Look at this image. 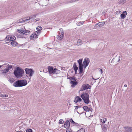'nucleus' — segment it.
<instances>
[{
	"mask_svg": "<svg viewBox=\"0 0 132 132\" xmlns=\"http://www.w3.org/2000/svg\"><path fill=\"white\" fill-rule=\"evenodd\" d=\"M27 83L26 79L18 80L14 83L13 86L15 87H20L26 86Z\"/></svg>",
	"mask_w": 132,
	"mask_h": 132,
	"instance_id": "f257e3e1",
	"label": "nucleus"
},
{
	"mask_svg": "<svg viewBox=\"0 0 132 132\" xmlns=\"http://www.w3.org/2000/svg\"><path fill=\"white\" fill-rule=\"evenodd\" d=\"M24 73V70L21 68L19 67H17L14 71L15 76L17 78L22 77Z\"/></svg>",
	"mask_w": 132,
	"mask_h": 132,
	"instance_id": "f03ea898",
	"label": "nucleus"
},
{
	"mask_svg": "<svg viewBox=\"0 0 132 132\" xmlns=\"http://www.w3.org/2000/svg\"><path fill=\"white\" fill-rule=\"evenodd\" d=\"M89 95L87 93H84L81 96V97L84 100V103L87 104L89 102Z\"/></svg>",
	"mask_w": 132,
	"mask_h": 132,
	"instance_id": "7ed1b4c3",
	"label": "nucleus"
},
{
	"mask_svg": "<svg viewBox=\"0 0 132 132\" xmlns=\"http://www.w3.org/2000/svg\"><path fill=\"white\" fill-rule=\"evenodd\" d=\"M48 69L49 73L50 74H58L60 73V71L55 68L53 69L52 67L48 66Z\"/></svg>",
	"mask_w": 132,
	"mask_h": 132,
	"instance_id": "20e7f679",
	"label": "nucleus"
},
{
	"mask_svg": "<svg viewBox=\"0 0 132 132\" xmlns=\"http://www.w3.org/2000/svg\"><path fill=\"white\" fill-rule=\"evenodd\" d=\"M25 71L26 74H27L26 76L27 77H32L33 76V74L34 73V71L33 69H30L29 68H27L25 69Z\"/></svg>",
	"mask_w": 132,
	"mask_h": 132,
	"instance_id": "39448f33",
	"label": "nucleus"
},
{
	"mask_svg": "<svg viewBox=\"0 0 132 132\" xmlns=\"http://www.w3.org/2000/svg\"><path fill=\"white\" fill-rule=\"evenodd\" d=\"M91 86L88 84H84L81 87V90H83L88 89H90Z\"/></svg>",
	"mask_w": 132,
	"mask_h": 132,
	"instance_id": "423d86ee",
	"label": "nucleus"
},
{
	"mask_svg": "<svg viewBox=\"0 0 132 132\" xmlns=\"http://www.w3.org/2000/svg\"><path fill=\"white\" fill-rule=\"evenodd\" d=\"M60 30L61 31V34H59L60 35L57 36L56 38L58 39L59 40H61L62 39L63 37L64 32L63 30V29L62 28H61L60 29Z\"/></svg>",
	"mask_w": 132,
	"mask_h": 132,
	"instance_id": "0eeeda50",
	"label": "nucleus"
},
{
	"mask_svg": "<svg viewBox=\"0 0 132 132\" xmlns=\"http://www.w3.org/2000/svg\"><path fill=\"white\" fill-rule=\"evenodd\" d=\"M8 67L6 68V69L2 70L3 72L2 73H6L8 72L9 70H10L12 68V66L11 65H8Z\"/></svg>",
	"mask_w": 132,
	"mask_h": 132,
	"instance_id": "6e6552de",
	"label": "nucleus"
},
{
	"mask_svg": "<svg viewBox=\"0 0 132 132\" xmlns=\"http://www.w3.org/2000/svg\"><path fill=\"white\" fill-rule=\"evenodd\" d=\"M6 39H7L6 40H10L14 41L16 39L15 37L13 36H7L6 38Z\"/></svg>",
	"mask_w": 132,
	"mask_h": 132,
	"instance_id": "1a4fd4ad",
	"label": "nucleus"
},
{
	"mask_svg": "<svg viewBox=\"0 0 132 132\" xmlns=\"http://www.w3.org/2000/svg\"><path fill=\"white\" fill-rule=\"evenodd\" d=\"M38 32H37V34L35 33L34 34H32L30 37V39L31 40L36 39L38 37Z\"/></svg>",
	"mask_w": 132,
	"mask_h": 132,
	"instance_id": "9d476101",
	"label": "nucleus"
},
{
	"mask_svg": "<svg viewBox=\"0 0 132 132\" xmlns=\"http://www.w3.org/2000/svg\"><path fill=\"white\" fill-rule=\"evenodd\" d=\"M70 126V122L69 120H67L64 125V127L66 129L69 128Z\"/></svg>",
	"mask_w": 132,
	"mask_h": 132,
	"instance_id": "9b49d317",
	"label": "nucleus"
},
{
	"mask_svg": "<svg viewBox=\"0 0 132 132\" xmlns=\"http://www.w3.org/2000/svg\"><path fill=\"white\" fill-rule=\"evenodd\" d=\"M79 73L80 74V77H81L82 75L83 74L82 73L83 72V65H79Z\"/></svg>",
	"mask_w": 132,
	"mask_h": 132,
	"instance_id": "f8f14e48",
	"label": "nucleus"
},
{
	"mask_svg": "<svg viewBox=\"0 0 132 132\" xmlns=\"http://www.w3.org/2000/svg\"><path fill=\"white\" fill-rule=\"evenodd\" d=\"M124 130L126 132H132V127H125Z\"/></svg>",
	"mask_w": 132,
	"mask_h": 132,
	"instance_id": "ddd939ff",
	"label": "nucleus"
},
{
	"mask_svg": "<svg viewBox=\"0 0 132 132\" xmlns=\"http://www.w3.org/2000/svg\"><path fill=\"white\" fill-rule=\"evenodd\" d=\"M89 59L86 58L84 60L82 65H86V66H87L89 64Z\"/></svg>",
	"mask_w": 132,
	"mask_h": 132,
	"instance_id": "4468645a",
	"label": "nucleus"
},
{
	"mask_svg": "<svg viewBox=\"0 0 132 132\" xmlns=\"http://www.w3.org/2000/svg\"><path fill=\"white\" fill-rule=\"evenodd\" d=\"M82 100L80 97L78 96H77L76 97L74 101L75 102L77 103L78 102H80Z\"/></svg>",
	"mask_w": 132,
	"mask_h": 132,
	"instance_id": "2eb2a0df",
	"label": "nucleus"
},
{
	"mask_svg": "<svg viewBox=\"0 0 132 132\" xmlns=\"http://www.w3.org/2000/svg\"><path fill=\"white\" fill-rule=\"evenodd\" d=\"M127 14V12L126 11H124L121 14L120 16L121 19H124L126 17Z\"/></svg>",
	"mask_w": 132,
	"mask_h": 132,
	"instance_id": "dca6fc26",
	"label": "nucleus"
},
{
	"mask_svg": "<svg viewBox=\"0 0 132 132\" xmlns=\"http://www.w3.org/2000/svg\"><path fill=\"white\" fill-rule=\"evenodd\" d=\"M70 83V84H72L71 86L72 87H75V86L77 85L78 83L77 81H71Z\"/></svg>",
	"mask_w": 132,
	"mask_h": 132,
	"instance_id": "f3484780",
	"label": "nucleus"
},
{
	"mask_svg": "<svg viewBox=\"0 0 132 132\" xmlns=\"http://www.w3.org/2000/svg\"><path fill=\"white\" fill-rule=\"evenodd\" d=\"M73 67L75 71V73L76 74L77 71L78 69V67L76 65V63H74L73 66Z\"/></svg>",
	"mask_w": 132,
	"mask_h": 132,
	"instance_id": "a211bd4d",
	"label": "nucleus"
},
{
	"mask_svg": "<svg viewBox=\"0 0 132 132\" xmlns=\"http://www.w3.org/2000/svg\"><path fill=\"white\" fill-rule=\"evenodd\" d=\"M97 24H98V25L99 26V27H102L105 24V22H101L97 23Z\"/></svg>",
	"mask_w": 132,
	"mask_h": 132,
	"instance_id": "6ab92c4d",
	"label": "nucleus"
},
{
	"mask_svg": "<svg viewBox=\"0 0 132 132\" xmlns=\"http://www.w3.org/2000/svg\"><path fill=\"white\" fill-rule=\"evenodd\" d=\"M17 31L18 32L23 34H24L27 32H26L23 30L18 29L17 30Z\"/></svg>",
	"mask_w": 132,
	"mask_h": 132,
	"instance_id": "aec40b11",
	"label": "nucleus"
},
{
	"mask_svg": "<svg viewBox=\"0 0 132 132\" xmlns=\"http://www.w3.org/2000/svg\"><path fill=\"white\" fill-rule=\"evenodd\" d=\"M120 56H118L117 57L116 56V57L114 59H113L112 60V61H116L117 62L119 61L120 60Z\"/></svg>",
	"mask_w": 132,
	"mask_h": 132,
	"instance_id": "412c9836",
	"label": "nucleus"
},
{
	"mask_svg": "<svg viewBox=\"0 0 132 132\" xmlns=\"http://www.w3.org/2000/svg\"><path fill=\"white\" fill-rule=\"evenodd\" d=\"M36 29L38 31V33L39 34L40 33V31L42 29V28L40 26H38L37 27Z\"/></svg>",
	"mask_w": 132,
	"mask_h": 132,
	"instance_id": "4be33fe9",
	"label": "nucleus"
},
{
	"mask_svg": "<svg viewBox=\"0 0 132 132\" xmlns=\"http://www.w3.org/2000/svg\"><path fill=\"white\" fill-rule=\"evenodd\" d=\"M17 44L18 43L16 42L13 41H12V42L11 43V44L12 46L14 47H15L17 46Z\"/></svg>",
	"mask_w": 132,
	"mask_h": 132,
	"instance_id": "5701e85b",
	"label": "nucleus"
},
{
	"mask_svg": "<svg viewBox=\"0 0 132 132\" xmlns=\"http://www.w3.org/2000/svg\"><path fill=\"white\" fill-rule=\"evenodd\" d=\"M30 17H26L25 18H23L24 23L27 22V21L30 20Z\"/></svg>",
	"mask_w": 132,
	"mask_h": 132,
	"instance_id": "b1692460",
	"label": "nucleus"
},
{
	"mask_svg": "<svg viewBox=\"0 0 132 132\" xmlns=\"http://www.w3.org/2000/svg\"><path fill=\"white\" fill-rule=\"evenodd\" d=\"M102 131H103L104 132L106 131L107 130V128L105 126H102Z\"/></svg>",
	"mask_w": 132,
	"mask_h": 132,
	"instance_id": "393cba45",
	"label": "nucleus"
},
{
	"mask_svg": "<svg viewBox=\"0 0 132 132\" xmlns=\"http://www.w3.org/2000/svg\"><path fill=\"white\" fill-rule=\"evenodd\" d=\"M68 79H69L71 81H76V79L75 78V77H69L68 78Z\"/></svg>",
	"mask_w": 132,
	"mask_h": 132,
	"instance_id": "a878e982",
	"label": "nucleus"
},
{
	"mask_svg": "<svg viewBox=\"0 0 132 132\" xmlns=\"http://www.w3.org/2000/svg\"><path fill=\"white\" fill-rule=\"evenodd\" d=\"M79 64V65H83L82 64V59H79L78 61Z\"/></svg>",
	"mask_w": 132,
	"mask_h": 132,
	"instance_id": "bb28decb",
	"label": "nucleus"
},
{
	"mask_svg": "<svg viewBox=\"0 0 132 132\" xmlns=\"http://www.w3.org/2000/svg\"><path fill=\"white\" fill-rule=\"evenodd\" d=\"M100 120L102 122L105 123V121H106V118H102V119H101Z\"/></svg>",
	"mask_w": 132,
	"mask_h": 132,
	"instance_id": "cd10ccee",
	"label": "nucleus"
},
{
	"mask_svg": "<svg viewBox=\"0 0 132 132\" xmlns=\"http://www.w3.org/2000/svg\"><path fill=\"white\" fill-rule=\"evenodd\" d=\"M126 2V0H120L119 2V4H123Z\"/></svg>",
	"mask_w": 132,
	"mask_h": 132,
	"instance_id": "c85d7f7f",
	"label": "nucleus"
},
{
	"mask_svg": "<svg viewBox=\"0 0 132 132\" xmlns=\"http://www.w3.org/2000/svg\"><path fill=\"white\" fill-rule=\"evenodd\" d=\"M8 80L11 83H13L14 81V79L11 78H9Z\"/></svg>",
	"mask_w": 132,
	"mask_h": 132,
	"instance_id": "c756f323",
	"label": "nucleus"
},
{
	"mask_svg": "<svg viewBox=\"0 0 132 132\" xmlns=\"http://www.w3.org/2000/svg\"><path fill=\"white\" fill-rule=\"evenodd\" d=\"M82 42V41L80 39H78L77 42V44H76L78 46L80 44V43H81Z\"/></svg>",
	"mask_w": 132,
	"mask_h": 132,
	"instance_id": "7c9ffc66",
	"label": "nucleus"
},
{
	"mask_svg": "<svg viewBox=\"0 0 132 132\" xmlns=\"http://www.w3.org/2000/svg\"><path fill=\"white\" fill-rule=\"evenodd\" d=\"M8 65H10L9 64H5L3 65H2L1 66H2V68H4L5 67H6V68L8 67Z\"/></svg>",
	"mask_w": 132,
	"mask_h": 132,
	"instance_id": "2f4dec72",
	"label": "nucleus"
},
{
	"mask_svg": "<svg viewBox=\"0 0 132 132\" xmlns=\"http://www.w3.org/2000/svg\"><path fill=\"white\" fill-rule=\"evenodd\" d=\"M83 22H83L82 21L78 22L77 23V24L78 26H80L83 24Z\"/></svg>",
	"mask_w": 132,
	"mask_h": 132,
	"instance_id": "473e14b6",
	"label": "nucleus"
},
{
	"mask_svg": "<svg viewBox=\"0 0 132 132\" xmlns=\"http://www.w3.org/2000/svg\"><path fill=\"white\" fill-rule=\"evenodd\" d=\"M75 112H77V113H78L77 111V110L78 109V108H80V107L77 106H75Z\"/></svg>",
	"mask_w": 132,
	"mask_h": 132,
	"instance_id": "72a5a7b5",
	"label": "nucleus"
},
{
	"mask_svg": "<svg viewBox=\"0 0 132 132\" xmlns=\"http://www.w3.org/2000/svg\"><path fill=\"white\" fill-rule=\"evenodd\" d=\"M83 109L85 111H87L88 108L87 106H85L83 107Z\"/></svg>",
	"mask_w": 132,
	"mask_h": 132,
	"instance_id": "f704fd0d",
	"label": "nucleus"
},
{
	"mask_svg": "<svg viewBox=\"0 0 132 132\" xmlns=\"http://www.w3.org/2000/svg\"><path fill=\"white\" fill-rule=\"evenodd\" d=\"M85 130L83 128H81L78 130L77 132H85Z\"/></svg>",
	"mask_w": 132,
	"mask_h": 132,
	"instance_id": "c9c22d12",
	"label": "nucleus"
},
{
	"mask_svg": "<svg viewBox=\"0 0 132 132\" xmlns=\"http://www.w3.org/2000/svg\"><path fill=\"white\" fill-rule=\"evenodd\" d=\"M64 123V121L62 119H60L59 121V123L60 124H62Z\"/></svg>",
	"mask_w": 132,
	"mask_h": 132,
	"instance_id": "e433bc0d",
	"label": "nucleus"
},
{
	"mask_svg": "<svg viewBox=\"0 0 132 132\" xmlns=\"http://www.w3.org/2000/svg\"><path fill=\"white\" fill-rule=\"evenodd\" d=\"M26 132H33L32 130L30 129H28L26 130Z\"/></svg>",
	"mask_w": 132,
	"mask_h": 132,
	"instance_id": "4c0bfd02",
	"label": "nucleus"
},
{
	"mask_svg": "<svg viewBox=\"0 0 132 132\" xmlns=\"http://www.w3.org/2000/svg\"><path fill=\"white\" fill-rule=\"evenodd\" d=\"M79 0H71L70 1H69V3H72L74 2L78 1Z\"/></svg>",
	"mask_w": 132,
	"mask_h": 132,
	"instance_id": "58836bf2",
	"label": "nucleus"
},
{
	"mask_svg": "<svg viewBox=\"0 0 132 132\" xmlns=\"http://www.w3.org/2000/svg\"><path fill=\"white\" fill-rule=\"evenodd\" d=\"M98 72H100L101 74H102L103 73V70L102 69L99 68L98 69Z\"/></svg>",
	"mask_w": 132,
	"mask_h": 132,
	"instance_id": "ea45409f",
	"label": "nucleus"
},
{
	"mask_svg": "<svg viewBox=\"0 0 132 132\" xmlns=\"http://www.w3.org/2000/svg\"><path fill=\"white\" fill-rule=\"evenodd\" d=\"M19 22H24L23 18L20 19L19 20Z\"/></svg>",
	"mask_w": 132,
	"mask_h": 132,
	"instance_id": "a19ab883",
	"label": "nucleus"
},
{
	"mask_svg": "<svg viewBox=\"0 0 132 132\" xmlns=\"http://www.w3.org/2000/svg\"><path fill=\"white\" fill-rule=\"evenodd\" d=\"M97 25H98V24H97V23L94 26V28L96 29L98 27Z\"/></svg>",
	"mask_w": 132,
	"mask_h": 132,
	"instance_id": "79ce46f5",
	"label": "nucleus"
},
{
	"mask_svg": "<svg viewBox=\"0 0 132 132\" xmlns=\"http://www.w3.org/2000/svg\"><path fill=\"white\" fill-rule=\"evenodd\" d=\"M72 131L71 129L69 130L68 128L66 132H71Z\"/></svg>",
	"mask_w": 132,
	"mask_h": 132,
	"instance_id": "37998d69",
	"label": "nucleus"
},
{
	"mask_svg": "<svg viewBox=\"0 0 132 132\" xmlns=\"http://www.w3.org/2000/svg\"><path fill=\"white\" fill-rule=\"evenodd\" d=\"M2 96L3 97H7L8 96L7 95H6L5 94H4L2 95Z\"/></svg>",
	"mask_w": 132,
	"mask_h": 132,
	"instance_id": "c03bdc74",
	"label": "nucleus"
},
{
	"mask_svg": "<svg viewBox=\"0 0 132 132\" xmlns=\"http://www.w3.org/2000/svg\"><path fill=\"white\" fill-rule=\"evenodd\" d=\"M92 108H88V109L87 111H92Z\"/></svg>",
	"mask_w": 132,
	"mask_h": 132,
	"instance_id": "a18cd8bd",
	"label": "nucleus"
},
{
	"mask_svg": "<svg viewBox=\"0 0 132 132\" xmlns=\"http://www.w3.org/2000/svg\"><path fill=\"white\" fill-rule=\"evenodd\" d=\"M39 20H40V19L38 18H37L35 19L36 21H35L34 22H37V21H38Z\"/></svg>",
	"mask_w": 132,
	"mask_h": 132,
	"instance_id": "49530a36",
	"label": "nucleus"
},
{
	"mask_svg": "<svg viewBox=\"0 0 132 132\" xmlns=\"http://www.w3.org/2000/svg\"><path fill=\"white\" fill-rule=\"evenodd\" d=\"M71 122L72 123H75V122L73 121L72 120V119H71Z\"/></svg>",
	"mask_w": 132,
	"mask_h": 132,
	"instance_id": "de8ad7c7",
	"label": "nucleus"
},
{
	"mask_svg": "<svg viewBox=\"0 0 132 132\" xmlns=\"http://www.w3.org/2000/svg\"><path fill=\"white\" fill-rule=\"evenodd\" d=\"M36 14H35L32 16H33V17H34V18H35L36 17Z\"/></svg>",
	"mask_w": 132,
	"mask_h": 132,
	"instance_id": "09e8293b",
	"label": "nucleus"
},
{
	"mask_svg": "<svg viewBox=\"0 0 132 132\" xmlns=\"http://www.w3.org/2000/svg\"><path fill=\"white\" fill-rule=\"evenodd\" d=\"M83 65L84 68L85 69L86 68V67L87 66H86V65Z\"/></svg>",
	"mask_w": 132,
	"mask_h": 132,
	"instance_id": "8fccbe9b",
	"label": "nucleus"
},
{
	"mask_svg": "<svg viewBox=\"0 0 132 132\" xmlns=\"http://www.w3.org/2000/svg\"><path fill=\"white\" fill-rule=\"evenodd\" d=\"M24 31L27 32L26 33H29V32H30V31H28V30H27V31L25 30Z\"/></svg>",
	"mask_w": 132,
	"mask_h": 132,
	"instance_id": "3c124183",
	"label": "nucleus"
},
{
	"mask_svg": "<svg viewBox=\"0 0 132 132\" xmlns=\"http://www.w3.org/2000/svg\"><path fill=\"white\" fill-rule=\"evenodd\" d=\"M124 86L125 87H127V85L126 84H125L124 85Z\"/></svg>",
	"mask_w": 132,
	"mask_h": 132,
	"instance_id": "603ef678",
	"label": "nucleus"
},
{
	"mask_svg": "<svg viewBox=\"0 0 132 132\" xmlns=\"http://www.w3.org/2000/svg\"><path fill=\"white\" fill-rule=\"evenodd\" d=\"M92 78L94 80H96V79H95L94 78L92 77Z\"/></svg>",
	"mask_w": 132,
	"mask_h": 132,
	"instance_id": "864d4df0",
	"label": "nucleus"
},
{
	"mask_svg": "<svg viewBox=\"0 0 132 132\" xmlns=\"http://www.w3.org/2000/svg\"><path fill=\"white\" fill-rule=\"evenodd\" d=\"M30 18H31V19H32V18H34V17H33V16H31V17H30Z\"/></svg>",
	"mask_w": 132,
	"mask_h": 132,
	"instance_id": "5fc2aeb1",
	"label": "nucleus"
},
{
	"mask_svg": "<svg viewBox=\"0 0 132 132\" xmlns=\"http://www.w3.org/2000/svg\"><path fill=\"white\" fill-rule=\"evenodd\" d=\"M2 67V66L0 65V69Z\"/></svg>",
	"mask_w": 132,
	"mask_h": 132,
	"instance_id": "6e6d98bb",
	"label": "nucleus"
},
{
	"mask_svg": "<svg viewBox=\"0 0 132 132\" xmlns=\"http://www.w3.org/2000/svg\"><path fill=\"white\" fill-rule=\"evenodd\" d=\"M43 71L44 72H45L44 71V70Z\"/></svg>",
	"mask_w": 132,
	"mask_h": 132,
	"instance_id": "4d7b16f0",
	"label": "nucleus"
},
{
	"mask_svg": "<svg viewBox=\"0 0 132 132\" xmlns=\"http://www.w3.org/2000/svg\"><path fill=\"white\" fill-rule=\"evenodd\" d=\"M98 79V78L97 79Z\"/></svg>",
	"mask_w": 132,
	"mask_h": 132,
	"instance_id": "13d9d810",
	"label": "nucleus"
}]
</instances>
